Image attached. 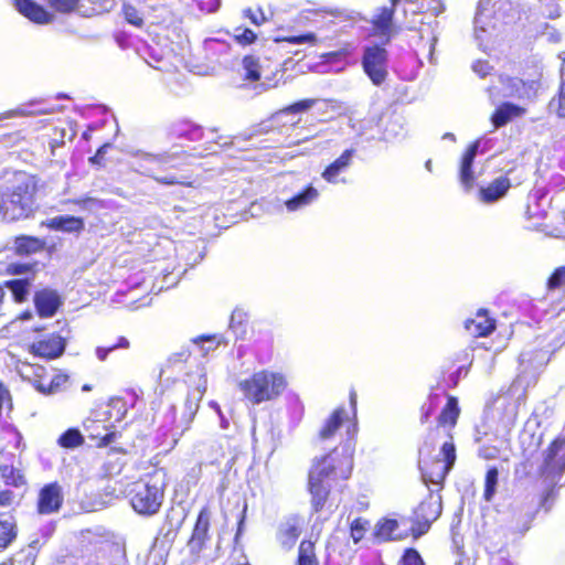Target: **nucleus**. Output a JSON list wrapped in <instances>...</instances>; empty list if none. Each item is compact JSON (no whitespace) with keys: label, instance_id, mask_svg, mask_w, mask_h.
<instances>
[{"label":"nucleus","instance_id":"1","mask_svg":"<svg viewBox=\"0 0 565 565\" xmlns=\"http://www.w3.org/2000/svg\"><path fill=\"white\" fill-rule=\"evenodd\" d=\"M520 19L518 0H480L473 21L478 47L491 54L511 38Z\"/></svg>","mask_w":565,"mask_h":565},{"label":"nucleus","instance_id":"2","mask_svg":"<svg viewBox=\"0 0 565 565\" xmlns=\"http://www.w3.org/2000/svg\"><path fill=\"white\" fill-rule=\"evenodd\" d=\"M353 468L352 452L349 448L341 451L334 448L330 454L318 460L309 472V491L315 512L320 511L329 495L331 479H348Z\"/></svg>","mask_w":565,"mask_h":565},{"label":"nucleus","instance_id":"3","mask_svg":"<svg viewBox=\"0 0 565 565\" xmlns=\"http://www.w3.org/2000/svg\"><path fill=\"white\" fill-rule=\"evenodd\" d=\"M36 180L33 175L19 172L13 182L0 194V212L3 220L14 222L28 218L36 209Z\"/></svg>","mask_w":565,"mask_h":565},{"label":"nucleus","instance_id":"4","mask_svg":"<svg viewBox=\"0 0 565 565\" xmlns=\"http://www.w3.org/2000/svg\"><path fill=\"white\" fill-rule=\"evenodd\" d=\"M185 152L173 149L158 154L142 152L138 154V159L134 163V169L141 174L154 179L161 184L184 185L189 183L185 182L183 177L166 172L170 169H179L185 163Z\"/></svg>","mask_w":565,"mask_h":565},{"label":"nucleus","instance_id":"5","mask_svg":"<svg viewBox=\"0 0 565 565\" xmlns=\"http://www.w3.org/2000/svg\"><path fill=\"white\" fill-rule=\"evenodd\" d=\"M287 385L285 374L271 370H260L238 383L241 392L253 405L275 401L285 392Z\"/></svg>","mask_w":565,"mask_h":565},{"label":"nucleus","instance_id":"6","mask_svg":"<svg viewBox=\"0 0 565 565\" xmlns=\"http://www.w3.org/2000/svg\"><path fill=\"white\" fill-rule=\"evenodd\" d=\"M128 495L138 514L153 515L162 504L164 482L158 475L140 479L131 484Z\"/></svg>","mask_w":565,"mask_h":565},{"label":"nucleus","instance_id":"7","mask_svg":"<svg viewBox=\"0 0 565 565\" xmlns=\"http://www.w3.org/2000/svg\"><path fill=\"white\" fill-rule=\"evenodd\" d=\"M519 401L509 394H502L494 398L489 407L491 418L497 422L495 433L505 436L515 424Z\"/></svg>","mask_w":565,"mask_h":565},{"label":"nucleus","instance_id":"8","mask_svg":"<svg viewBox=\"0 0 565 565\" xmlns=\"http://www.w3.org/2000/svg\"><path fill=\"white\" fill-rule=\"evenodd\" d=\"M387 51L380 45L365 46L362 55L364 73L375 86L382 85L387 77Z\"/></svg>","mask_w":565,"mask_h":565},{"label":"nucleus","instance_id":"9","mask_svg":"<svg viewBox=\"0 0 565 565\" xmlns=\"http://www.w3.org/2000/svg\"><path fill=\"white\" fill-rule=\"evenodd\" d=\"M441 509L440 494L430 490L428 498L422 501L414 511L412 526L414 536L425 534L430 529L431 523L440 515Z\"/></svg>","mask_w":565,"mask_h":565},{"label":"nucleus","instance_id":"10","mask_svg":"<svg viewBox=\"0 0 565 565\" xmlns=\"http://www.w3.org/2000/svg\"><path fill=\"white\" fill-rule=\"evenodd\" d=\"M565 471V440H554L544 455L542 476L551 483H555Z\"/></svg>","mask_w":565,"mask_h":565},{"label":"nucleus","instance_id":"11","mask_svg":"<svg viewBox=\"0 0 565 565\" xmlns=\"http://www.w3.org/2000/svg\"><path fill=\"white\" fill-rule=\"evenodd\" d=\"M440 455L444 457V463L437 461V471L427 473L422 469V478L426 486L435 484L440 487L447 473L450 471L456 461V447L452 441H445L440 449ZM440 488L437 489L439 491Z\"/></svg>","mask_w":565,"mask_h":565},{"label":"nucleus","instance_id":"12","mask_svg":"<svg viewBox=\"0 0 565 565\" xmlns=\"http://www.w3.org/2000/svg\"><path fill=\"white\" fill-rule=\"evenodd\" d=\"M511 180L500 175L486 185H479L476 200L484 205H492L502 200L511 188Z\"/></svg>","mask_w":565,"mask_h":565},{"label":"nucleus","instance_id":"13","mask_svg":"<svg viewBox=\"0 0 565 565\" xmlns=\"http://www.w3.org/2000/svg\"><path fill=\"white\" fill-rule=\"evenodd\" d=\"M355 149H345L334 161L328 164L321 173V178L331 184H344L347 179L343 174L353 164Z\"/></svg>","mask_w":565,"mask_h":565},{"label":"nucleus","instance_id":"14","mask_svg":"<svg viewBox=\"0 0 565 565\" xmlns=\"http://www.w3.org/2000/svg\"><path fill=\"white\" fill-rule=\"evenodd\" d=\"M481 147V140L472 142L462 154L459 164V182L466 193H470L476 184V174L473 171V162Z\"/></svg>","mask_w":565,"mask_h":565},{"label":"nucleus","instance_id":"15","mask_svg":"<svg viewBox=\"0 0 565 565\" xmlns=\"http://www.w3.org/2000/svg\"><path fill=\"white\" fill-rule=\"evenodd\" d=\"M66 349V340L60 334L52 333L46 338L33 342L30 352L46 360L60 358Z\"/></svg>","mask_w":565,"mask_h":565},{"label":"nucleus","instance_id":"16","mask_svg":"<svg viewBox=\"0 0 565 565\" xmlns=\"http://www.w3.org/2000/svg\"><path fill=\"white\" fill-rule=\"evenodd\" d=\"M300 534V519L297 515H288L278 523L276 540L281 548L289 551L295 546Z\"/></svg>","mask_w":565,"mask_h":565},{"label":"nucleus","instance_id":"17","mask_svg":"<svg viewBox=\"0 0 565 565\" xmlns=\"http://www.w3.org/2000/svg\"><path fill=\"white\" fill-rule=\"evenodd\" d=\"M63 503L62 488L57 482L45 484L39 493L38 511L40 514L57 512Z\"/></svg>","mask_w":565,"mask_h":565},{"label":"nucleus","instance_id":"18","mask_svg":"<svg viewBox=\"0 0 565 565\" xmlns=\"http://www.w3.org/2000/svg\"><path fill=\"white\" fill-rule=\"evenodd\" d=\"M393 7H403L404 25L409 30H416L424 24L425 0H391Z\"/></svg>","mask_w":565,"mask_h":565},{"label":"nucleus","instance_id":"19","mask_svg":"<svg viewBox=\"0 0 565 565\" xmlns=\"http://www.w3.org/2000/svg\"><path fill=\"white\" fill-rule=\"evenodd\" d=\"M17 11L36 24H49L54 15L33 0H12Z\"/></svg>","mask_w":565,"mask_h":565},{"label":"nucleus","instance_id":"20","mask_svg":"<svg viewBox=\"0 0 565 565\" xmlns=\"http://www.w3.org/2000/svg\"><path fill=\"white\" fill-rule=\"evenodd\" d=\"M210 527V512L206 508H203L196 519L192 535L188 542V546L192 554H199L207 537Z\"/></svg>","mask_w":565,"mask_h":565},{"label":"nucleus","instance_id":"21","mask_svg":"<svg viewBox=\"0 0 565 565\" xmlns=\"http://www.w3.org/2000/svg\"><path fill=\"white\" fill-rule=\"evenodd\" d=\"M61 305V298L53 289L45 288L34 295V306L41 318L53 317Z\"/></svg>","mask_w":565,"mask_h":565},{"label":"nucleus","instance_id":"22","mask_svg":"<svg viewBox=\"0 0 565 565\" xmlns=\"http://www.w3.org/2000/svg\"><path fill=\"white\" fill-rule=\"evenodd\" d=\"M465 328L473 337H487L494 330L495 322L489 318L487 310L480 309L475 319L465 322Z\"/></svg>","mask_w":565,"mask_h":565},{"label":"nucleus","instance_id":"23","mask_svg":"<svg viewBox=\"0 0 565 565\" xmlns=\"http://www.w3.org/2000/svg\"><path fill=\"white\" fill-rule=\"evenodd\" d=\"M318 189L309 184L303 190L285 201V206L288 212H296L311 205L318 200Z\"/></svg>","mask_w":565,"mask_h":565},{"label":"nucleus","instance_id":"24","mask_svg":"<svg viewBox=\"0 0 565 565\" xmlns=\"http://www.w3.org/2000/svg\"><path fill=\"white\" fill-rule=\"evenodd\" d=\"M525 113V109L505 102L501 104L493 113L491 120L495 128H500L507 125L511 119L519 117Z\"/></svg>","mask_w":565,"mask_h":565},{"label":"nucleus","instance_id":"25","mask_svg":"<svg viewBox=\"0 0 565 565\" xmlns=\"http://www.w3.org/2000/svg\"><path fill=\"white\" fill-rule=\"evenodd\" d=\"M397 530L398 522L396 520L382 519L376 523L373 535L377 543L394 541L401 539Z\"/></svg>","mask_w":565,"mask_h":565},{"label":"nucleus","instance_id":"26","mask_svg":"<svg viewBox=\"0 0 565 565\" xmlns=\"http://www.w3.org/2000/svg\"><path fill=\"white\" fill-rule=\"evenodd\" d=\"M207 380L204 374H201L196 386L188 393V397L184 403V412L195 416L200 402L206 391Z\"/></svg>","mask_w":565,"mask_h":565},{"label":"nucleus","instance_id":"27","mask_svg":"<svg viewBox=\"0 0 565 565\" xmlns=\"http://www.w3.org/2000/svg\"><path fill=\"white\" fill-rule=\"evenodd\" d=\"M195 416L190 415L183 411L180 418H177L175 407L171 406L170 412L167 414V422H171L172 436L177 439L180 438L186 430H189Z\"/></svg>","mask_w":565,"mask_h":565},{"label":"nucleus","instance_id":"28","mask_svg":"<svg viewBox=\"0 0 565 565\" xmlns=\"http://www.w3.org/2000/svg\"><path fill=\"white\" fill-rule=\"evenodd\" d=\"M17 369L21 377L29 381L38 391L39 382L43 381V377L46 374L45 367L40 364L20 362Z\"/></svg>","mask_w":565,"mask_h":565},{"label":"nucleus","instance_id":"29","mask_svg":"<svg viewBox=\"0 0 565 565\" xmlns=\"http://www.w3.org/2000/svg\"><path fill=\"white\" fill-rule=\"evenodd\" d=\"M49 226L56 231L79 232L84 227V222L79 217L71 215H58L50 220Z\"/></svg>","mask_w":565,"mask_h":565},{"label":"nucleus","instance_id":"30","mask_svg":"<svg viewBox=\"0 0 565 565\" xmlns=\"http://www.w3.org/2000/svg\"><path fill=\"white\" fill-rule=\"evenodd\" d=\"M15 537L17 524L13 516L0 514V547H8Z\"/></svg>","mask_w":565,"mask_h":565},{"label":"nucleus","instance_id":"31","mask_svg":"<svg viewBox=\"0 0 565 565\" xmlns=\"http://www.w3.org/2000/svg\"><path fill=\"white\" fill-rule=\"evenodd\" d=\"M397 7H384L380 10L377 14L373 18V24L374 28L382 34V35H390L392 32L393 26V18H394V10Z\"/></svg>","mask_w":565,"mask_h":565},{"label":"nucleus","instance_id":"32","mask_svg":"<svg viewBox=\"0 0 565 565\" xmlns=\"http://www.w3.org/2000/svg\"><path fill=\"white\" fill-rule=\"evenodd\" d=\"M511 86L513 88V94L519 98L532 99L537 94L540 83L534 79L525 82L521 78H512Z\"/></svg>","mask_w":565,"mask_h":565},{"label":"nucleus","instance_id":"33","mask_svg":"<svg viewBox=\"0 0 565 565\" xmlns=\"http://www.w3.org/2000/svg\"><path fill=\"white\" fill-rule=\"evenodd\" d=\"M379 126V119L375 117L365 118L358 124L352 125V129L356 132L360 138H363L365 141H372L380 138L379 132H375L374 129Z\"/></svg>","mask_w":565,"mask_h":565},{"label":"nucleus","instance_id":"34","mask_svg":"<svg viewBox=\"0 0 565 565\" xmlns=\"http://www.w3.org/2000/svg\"><path fill=\"white\" fill-rule=\"evenodd\" d=\"M44 243L33 236H20L14 241V249L20 255H29L41 250Z\"/></svg>","mask_w":565,"mask_h":565},{"label":"nucleus","instance_id":"35","mask_svg":"<svg viewBox=\"0 0 565 565\" xmlns=\"http://www.w3.org/2000/svg\"><path fill=\"white\" fill-rule=\"evenodd\" d=\"M4 286L12 292L17 302H23L29 295L31 282L28 278H18L6 281Z\"/></svg>","mask_w":565,"mask_h":565},{"label":"nucleus","instance_id":"36","mask_svg":"<svg viewBox=\"0 0 565 565\" xmlns=\"http://www.w3.org/2000/svg\"><path fill=\"white\" fill-rule=\"evenodd\" d=\"M344 414H345V409L343 407L337 408L331 414V416L327 419L324 426L320 430L321 439H329L334 435V433L342 425Z\"/></svg>","mask_w":565,"mask_h":565},{"label":"nucleus","instance_id":"37","mask_svg":"<svg viewBox=\"0 0 565 565\" xmlns=\"http://www.w3.org/2000/svg\"><path fill=\"white\" fill-rule=\"evenodd\" d=\"M459 413L458 399L454 396H449L441 414L439 415V423L454 427L457 423Z\"/></svg>","mask_w":565,"mask_h":565},{"label":"nucleus","instance_id":"38","mask_svg":"<svg viewBox=\"0 0 565 565\" xmlns=\"http://www.w3.org/2000/svg\"><path fill=\"white\" fill-rule=\"evenodd\" d=\"M404 134V122L403 118L399 116H391L386 121V126L382 134L380 135V139L385 141H391Z\"/></svg>","mask_w":565,"mask_h":565},{"label":"nucleus","instance_id":"39","mask_svg":"<svg viewBox=\"0 0 565 565\" xmlns=\"http://www.w3.org/2000/svg\"><path fill=\"white\" fill-rule=\"evenodd\" d=\"M68 381V375L58 373L51 380H49L47 384H43V381H40L38 384V392L43 395H52L61 392L65 384Z\"/></svg>","mask_w":565,"mask_h":565},{"label":"nucleus","instance_id":"40","mask_svg":"<svg viewBox=\"0 0 565 565\" xmlns=\"http://www.w3.org/2000/svg\"><path fill=\"white\" fill-rule=\"evenodd\" d=\"M62 448L73 449L84 444V436L77 428H68L57 439Z\"/></svg>","mask_w":565,"mask_h":565},{"label":"nucleus","instance_id":"41","mask_svg":"<svg viewBox=\"0 0 565 565\" xmlns=\"http://www.w3.org/2000/svg\"><path fill=\"white\" fill-rule=\"evenodd\" d=\"M122 14L129 24L137 28H141L143 25V17L146 14L143 9L140 10L135 4L126 2L122 6Z\"/></svg>","mask_w":565,"mask_h":565},{"label":"nucleus","instance_id":"42","mask_svg":"<svg viewBox=\"0 0 565 565\" xmlns=\"http://www.w3.org/2000/svg\"><path fill=\"white\" fill-rule=\"evenodd\" d=\"M498 476H499V472L495 467L489 468L486 473L483 498L487 502H490L495 494L497 484H498Z\"/></svg>","mask_w":565,"mask_h":565},{"label":"nucleus","instance_id":"43","mask_svg":"<svg viewBox=\"0 0 565 565\" xmlns=\"http://www.w3.org/2000/svg\"><path fill=\"white\" fill-rule=\"evenodd\" d=\"M175 134L179 137H183V138H186L192 141L201 139L202 135H203L202 127L191 124V122L181 124L177 128Z\"/></svg>","mask_w":565,"mask_h":565},{"label":"nucleus","instance_id":"44","mask_svg":"<svg viewBox=\"0 0 565 565\" xmlns=\"http://www.w3.org/2000/svg\"><path fill=\"white\" fill-rule=\"evenodd\" d=\"M551 111H555L558 117L565 118V82L561 83L558 94L553 97L548 104Z\"/></svg>","mask_w":565,"mask_h":565},{"label":"nucleus","instance_id":"45","mask_svg":"<svg viewBox=\"0 0 565 565\" xmlns=\"http://www.w3.org/2000/svg\"><path fill=\"white\" fill-rule=\"evenodd\" d=\"M243 67L245 71V78L252 82L260 78L259 63L254 56H245L243 60Z\"/></svg>","mask_w":565,"mask_h":565},{"label":"nucleus","instance_id":"46","mask_svg":"<svg viewBox=\"0 0 565 565\" xmlns=\"http://www.w3.org/2000/svg\"><path fill=\"white\" fill-rule=\"evenodd\" d=\"M370 522L363 518H356L351 522L350 532L354 543H359L365 535Z\"/></svg>","mask_w":565,"mask_h":565},{"label":"nucleus","instance_id":"47","mask_svg":"<svg viewBox=\"0 0 565 565\" xmlns=\"http://www.w3.org/2000/svg\"><path fill=\"white\" fill-rule=\"evenodd\" d=\"M298 565H318L313 547L310 543L302 542L299 547Z\"/></svg>","mask_w":565,"mask_h":565},{"label":"nucleus","instance_id":"48","mask_svg":"<svg viewBox=\"0 0 565 565\" xmlns=\"http://www.w3.org/2000/svg\"><path fill=\"white\" fill-rule=\"evenodd\" d=\"M316 103H317V99H313V98L298 100V102L285 107L284 109H281V113L282 114L305 113V111L309 110L310 108H312L316 105Z\"/></svg>","mask_w":565,"mask_h":565},{"label":"nucleus","instance_id":"49","mask_svg":"<svg viewBox=\"0 0 565 565\" xmlns=\"http://www.w3.org/2000/svg\"><path fill=\"white\" fill-rule=\"evenodd\" d=\"M79 0H47L49 6L60 13L73 12Z\"/></svg>","mask_w":565,"mask_h":565},{"label":"nucleus","instance_id":"50","mask_svg":"<svg viewBox=\"0 0 565 565\" xmlns=\"http://www.w3.org/2000/svg\"><path fill=\"white\" fill-rule=\"evenodd\" d=\"M234 38L239 44L247 45L255 42L257 36L250 29L237 26L234 29Z\"/></svg>","mask_w":565,"mask_h":565},{"label":"nucleus","instance_id":"51","mask_svg":"<svg viewBox=\"0 0 565 565\" xmlns=\"http://www.w3.org/2000/svg\"><path fill=\"white\" fill-rule=\"evenodd\" d=\"M565 284V266L556 268L547 280L548 290L559 288Z\"/></svg>","mask_w":565,"mask_h":565},{"label":"nucleus","instance_id":"52","mask_svg":"<svg viewBox=\"0 0 565 565\" xmlns=\"http://www.w3.org/2000/svg\"><path fill=\"white\" fill-rule=\"evenodd\" d=\"M428 26L431 30V33H430L431 35H430V39H429L428 57H429V62L430 63H435L434 52H435V47H436V44H437L438 39H439V31H438L439 22L434 20L433 22L428 23Z\"/></svg>","mask_w":565,"mask_h":565},{"label":"nucleus","instance_id":"53","mask_svg":"<svg viewBox=\"0 0 565 565\" xmlns=\"http://www.w3.org/2000/svg\"><path fill=\"white\" fill-rule=\"evenodd\" d=\"M447 7L444 0H425V12H430L434 17H439L446 11Z\"/></svg>","mask_w":565,"mask_h":565},{"label":"nucleus","instance_id":"54","mask_svg":"<svg viewBox=\"0 0 565 565\" xmlns=\"http://www.w3.org/2000/svg\"><path fill=\"white\" fill-rule=\"evenodd\" d=\"M349 54H350V52L347 49H342V50L324 53L322 55V58L324 60L326 63L343 62L345 64L347 63L345 61H347Z\"/></svg>","mask_w":565,"mask_h":565},{"label":"nucleus","instance_id":"55","mask_svg":"<svg viewBox=\"0 0 565 565\" xmlns=\"http://www.w3.org/2000/svg\"><path fill=\"white\" fill-rule=\"evenodd\" d=\"M192 1L195 2L198 9L204 13H213L221 6V0H192Z\"/></svg>","mask_w":565,"mask_h":565},{"label":"nucleus","instance_id":"56","mask_svg":"<svg viewBox=\"0 0 565 565\" xmlns=\"http://www.w3.org/2000/svg\"><path fill=\"white\" fill-rule=\"evenodd\" d=\"M404 565H425L420 554L414 548H407L403 555Z\"/></svg>","mask_w":565,"mask_h":565},{"label":"nucleus","instance_id":"57","mask_svg":"<svg viewBox=\"0 0 565 565\" xmlns=\"http://www.w3.org/2000/svg\"><path fill=\"white\" fill-rule=\"evenodd\" d=\"M284 41H287L291 44H306V43L315 44L317 41V36L315 33L308 32V33H303L300 35L285 38Z\"/></svg>","mask_w":565,"mask_h":565},{"label":"nucleus","instance_id":"58","mask_svg":"<svg viewBox=\"0 0 565 565\" xmlns=\"http://www.w3.org/2000/svg\"><path fill=\"white\" fill-rule=\"evenodd\" d=\"M84 565H125V557L122 555H116L111 559L96 557L94 559H89Z\"/></svg>","mask_w":565,"mask_h":565},{"label":"nucleus","instance_id":"59","mask_svg":"<svg viewBox=\"0 0 565 565\" xmlns=\"http://www.w3.org/2000/svg\"><path fill=\"white\" fill-rule=\"evenodd\" d=\"M245 315L244 312L236 310L232 313L230 320V328L234 331L235 334L243 333L244 330H241V327L244 322Z\"/></svg>","mask_w":565,"mask_h":565},{"label":"nucleus","instance_id":"60","mask_svg":"<svg viewBox=\"0 0 565 565\" xmlns=\"http://www.w3.org/2000/svg\"><path fill=\"white\" fill-rule=\"evenodd\" d=\"M152 10L160 11V14L156 15L152 23H158L160 19H163V13L167 11L163 4H160L159 1H145L143 10Z\"/></svg>","mask_w":565,"mask_h":565},{"label":"nucleus","instance_id":"61","mask_svg":"<svg viewBox=\"0 0 565 565\" xmlns=\"http://www.w3.org/2000/svg\"><path fill=\"white\" fill-rule=\"evenodd\" d=\"M32 265L29 263H11L8 265V273L11 275H22L31 271Z\"/></svg>","mask_w":565,"mask_h":565},{"label":"nucleus","instance_id":"62","mask_svg":"<svg viewBox=\"0 0 565 565\" xmlns=\"http://www.w3.org/2000/svg\"><path fill=\"white\" fill-rule=\"evenodd\" d=\"M472 70L480 77H484L490 73L492 66L487 61L479 60L472 64Z\"/></svg>","mask_w":565,"mask_h":565},{"label":"nucleus","instance_id":"63","mask_svg":"<svg viewBox=\"0 0 565 565\" xmlns=\"http://www.w3.org/2000/svg\"><path fill=\"white\" fill-rule=\"evenodd\" d=\"M201 342L202 343V350L205 352H209L210 350H213L217 343H215V337L214 335H202L194 340V343Z\"/></svg>","mask_w":565,"mask_h":565},{"label":"nucleus","instance_id":"64","mask_svg":"<svg viewBox=\"0 0 565 565\" xmlns=\"http://www.w3.org/2000/svg\"><path fill=\"white\" fill-rule=\"evenodd\" d=\"M244 17L248 18L256 25H260L265 21V15L260 10L253 11L252 9H246L244 10Z\"/></svg>","mask_w":565,"mask_h":565}]
</instances>
